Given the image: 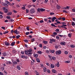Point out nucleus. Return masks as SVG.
<instances>
[{"mask_svg": "<svg viewBox=\"0 0 75 75\" xmlns=\"http://www.w3.org/2000/svg\"><path fill=\"white\" fill-rule=\"evenodd\" d=\"M3 11H4V12L5 13H7L8 11V10L6 8V7H3Z\"/></svg>", "mask_w": 75, "mask_h": 75, "instance_id": "nucleus-1", "label": "nucleus"}, {"mask_svg": "<svg viewBox=\"0 0 75 75\" xmlns=\"http://www.w3.org/2000/svg\"><path fill=\"white\" fill-rule=\"evenodd\" d=\"M30 14H33V13H35V9L34 8L31 9L30 10Z\"/></svg>", "mask_w": 75, "mask_h": 75, "instance_id": "nucleus-2", "label": "nucleus"}, {"mask_svg": "<svg viewBox=\"0 0 75 75\" xmlns=\"http://www.w3.org/2000/svg\"><path fill=\"white\" fill-rule=\"evenodd\" d=\"M56 55H59L61 54V51L58 50L55 52Z\"/></svg>", "mask_w": 75, "mask_h": 75, "instance_id": "nucleus-3", "label": "nucleus"}, {"mask_svg": "<svg viewBox=\"0 0 75 75\" xmlns=\"http://www.w3.org/2000/svg\"><path fill=\"white\" fill-rule=\"evenodd\" d=\"M12 63H13V67H14L15 66V65H16L17 64V62L16 61H12Z\"/></svg>", "mask_w": 75, "mask_h": 75, "instance_id": "nucleus-4", "label": "nucleus"}, {"mask_svg": "<svg viewBox=\"0 0 75 75\" xmlns=\"http://www.w3.org/2000/svg\"><path fill=\"white\" fill-rule=\"evenodd\" d=\"M55 20H57V19L55 17H53L52 18V19H51V21H52V22H54V21H55Z\"/></svg>", "mask_w": 75, "mask_h": 75, "instance_id": "nucleus-5", "label": "nucleus"}, {"mask_svg": "<svg viewBox=\"0 0 75 75\" xmlns=\"http://www.w3.org/2000/svg\"><path fill=\"white\" fill-rule=\"evenodd\" d=\"M7 53H8L7 52H5L3 53V56H6V55H7Z\"/></svg>", "mask_w": 75, "mask_h": 75, "instance_id": "nucleus-6", "label": "nucleus"}, {"mask_svg": "<svg viewBox=\"0 0 75 75\" xmlns=\"http://www.w3.org/2000/svg\"><path fill=\"white\" fill-rule=\"evenodd\" d=\"M5 45H6V46H8L10 45L9 43L8 42H7V41L5 42Z\"/></svg>", "mask_w": 75, "mask_h": 75, "instance_id": "nucleus-7", "label": "nucleus"}, {"mask_svg": "<svg viewBox=\"0 0 75 75\" xmlns=\"http://www.w3.org/2000/svg\"><path fill=\"white\" fill-rule=\"evenodd\" d=\"M47 67H43V71L44 72H46V71L47 70Z\"/></svg>", "mask_w": 75, "mask_h": 75, "instance_id": "nucleus-8", "label": "nucleus"}, {"mask_svg": "<svg viewBox=\"0 0 75 75\" xmlns=\"http://www.w3.org/2000/svg\"><path fill=\"white\" fill-rule=\"evenodd\" d=\"M60 44L61 45H65V42H62L60 43Z\"/></svg>", "mask_w": 75, "mask_h": 75, "instance_id": "nucleus-9", "label": "nucleus"}, {"mask_svg": "<svg viewBox=\"0 0 75 75\" xmlns=\"http://www.w3.org/2000/svg\"><path fill=\"white\" fill-rule=\"evenodd\" d=\"M12 14V13L11 12H9L7 13V16H11Z\"/></svg>", "mask_w": 75, "mask_h": 75, "instance_id": "nucleus-10", "label": "nucleus"}, {"mask_svg": "<svg viewBox=\"0 0 75 75\" xmlns=\"http://www.w3.org/2000/svg\"><path fill=\"white\" fill-rule=\"evenodd\" d=\"M49 51L50 52H51L52 53H54V52H55V50H51L50 49H49Z\"/></svg>", "mask_w": 75, "mask_h": 75, "instance_id": "nucleus-11", "label": "nucleus"}, {"mask_svg": "<svg viewBox=\"0 0 75 75\" xmlns=\"http://www.w3.org/2000/svg\"><path fill=\"white\" fill-rule=\"evenodd\" d=\"M33 57H34L35 58H37V57H38V54H34Z\"/></svg>", "mask_w": 75, "mask_h": 75, "instance_id": "nucleus-12", "label": "nucleus"}, {"mask_svg": "<svg viewBox=\"0 0 75 75\" xmlns=\"http://www.w3.org/2000/svg\"><path fill=\"white\" fill-rule=\"evenodd\" d=\"M43 42L45 44H47V43H48V42H47V41H46L45 40H43Z\"/></svg>", "mask_w": 75, "mask_h": 75, "instance_id": "nucleus-13", "label": "nucleus"}, {"mask_svg": "<svg viewBox=\"0 0 75 75\" xmlns=\"http://www.w3.org/2000/svg\"><path fill=\"white\" fill-rule=\"evenodd\" d=\"M14 33H15V34H16V35H18V33H17V29H16L14 30Z\"/></svg>", "mask_w": 75, "mask_h": 75, "instance_id": "nucleus-14", "label": "nucleus"}, {"mask_svg": "<svg viewBox=\"0 0 75 75\" xmlns=\"http://www.w3.org/2000/svg\"><path fill=\"white\" fill-rule=\"evenodd\" d=\"M5 2L6 4H8V5H10V2H9L8 1H6Z\"/></svg>", "mask_w": 75, "mask_h": 75, "instance_id": "nucleus-15", "label": "nucleus"}, {"mask_svg": "<svg viewBox=\"0 0 75 75\" xmlns=\"http://www.w3.org/2000/svg\"><path fill=\"white\" fill-rule=\"evenodd\" d=\"M52 72H53V73H54V74H55V73L57 72L56 70L54 69H52Z\"/></svg>", "mask_w": 75, "mask_h": 75, "instance_id": "nucleus-16", "label": "nucleus"}, {"mask_svg": "<svg viewBox=\"0 0 75 75\" xmlns=\"http://www.w3.org/2000/svg\"><path fill=\"white\" fill-rule=\"evenodd\" d=\"M15 42H12V43L11 44V46H13L14 45V44H15Z\"/></svg>", "mask_w": 75, "mask_h": 75, "instance_id": "nucleus-17", "label": "nucleus"}, {"mask_svg": "<svg viewBox=\"0 0 75 75\" xmlns=\"http://www.w3.org/2000/svg\"><path fill=\"white\" fill-rule=\"evenodd\" d=\"M3 6H5V7H8V5L6 3L3 4Z\"/></svg>", "mask_w": 75, "mask_h": 75, "instance_id": "nucleus-18", "label": "nucleus"}, {"mask_svg": "<svg viewBox=\"0 0 75 75\" xmlns=\"http://www.w3.org/2000/svg\"><path fill=\"white\" fill-rule=\"evenodd\" d=\"M45 9H44L43 8H40V11H45Z\"/></svg>", "mask_w": 75, "mask_h": 75, "instance_id": "nucleus-19", "label": "nucleus"}, {"mask_svg": "<svg viewBox=\"0 0 75 75\" xmlns=\"http://www.w3.org/2000/svg\"><path fill=\"white\" fill-rule=\"evenodd\" d=\"M31 41L32 42H33L34 41H35V38H33L31 39Z\"/></svg>", "mask_w": 75, "mask_h": 75, "instance_id": "nucleus-20", "label": "nucleus"}, {"mask_svg": "<svg viewBox=\"0 0 75 75\" xmlns=\"http://www.w3.org/2000/svg\"><path fill=\"white\" fill-rule=\"evenodd\" d=\"M8 62L9 65H11V66H13V64L11 62H10V61H9Z\"/></svg>", "mask_w": 75, "mask_h": 75, "instance_id": "nucleus-21", "label": "nucleus"}, {"mask_svg": "<svg viewBox=\"0 0 75 75\" xmlns=\"http://www.w3.org/2000/svg\"><path fill=\"white\" fill-rule=\"evenodd\" d=\"M50 67L52 68H54V65L53 64H51L50 65Z\"/></svg>", "mask_w": 75, "mask_h": 75, "instance_id": "nucleus-22", "label": "nucleus"}, {"mask_svg": "<svg viewBox=\"0 0 75 75\" xmlns=\"http://www.w3.org/2000/svg\"><path fill=\"white\" fill-rule=\"evenodd\" d=\"M36 59L38 62H40V59H38V58H36Z\"/></svg>", "mask_w": 75, "mask_h": 75, "instance_id": "nucleus-23", "label": "nucleus"}, {"mask_svg": "<svg viewBox=\"0 0 75 75\" xmlns=\"http://www.w3.org/2000/svg\"><path fill=\"white\" fill-rule=\"evenodd\" d=\"M12 52L13 54H16V51L15 50H13L12 51Z\"/></svg>", "mask_w": 75, "mask_h": 75, "instance_id": "nucleus-24", "label": "nucleus"}, {"mask_svg": "<svg viewBox=\"0 0 75 75\" xmlns=\"http://www.w3.org/2000/svg\"><path fill=\"white\" fill-rule=\"evenodd\" d=\"M57 9H59V8H61V7H60V6H59V5H57Z\"/></svg>", "mask_w": 75, "mask_h": 75, "instance_id": "nucleus-25", "label": "nucleus"}, {"mask_svg": "<svg viewBox=\"0 0 75 75\" xmlns=\"http://www.w3.org/2000/svg\"><path fill=\"white\" fill-rule=\"evenodd\" d=\"M28 52H32V49L30 48L28 50Z\"/></svg>", "mask_w": 75, "mask_h": 75, "instance_id": "nucleus-26", "label": "nucleus"}, {"mask_svg": "<svg viewBox=\"0 0 75 75\" xmlns=\"http://www.w3.org/2000/svg\"><path fill=\"white\" fill-rule=\"evenodd\" d=\"M68 36H69V37L70 38V37H71V36H72V33H70L68 34Z\"/></svg>", "mask_w": 75, "mask_h": 75, "instance_id": "nucleus-27", "label": "nucleus"}, {"mask_svg": "<svg viewBox=\"0 0 75 75\" xmlns=\"http://www.w3.org/2000/svg\"><path fill=\"white\" fill-rule=\"evenodd\" d=\"M28 51L27 50H25V53L26 54V55H28Z\"/></svg>", "mask_w": 75, "mask_h": 75, "instance_id": "nucleus-28", "label": "nucleus"}, {"mask_svg": "<svg viewBox=\"0 0 75 75\" xmlns=\"http://www.w3.org/2000/svg\"><path fill=\"white\" fill-rule=\"evenodd\" d=\"M9 32L8 31H5L3 33L4 34H7Z\"/></svg>", "mask_w": 75, "mask_h": 75, "instance_id": "nucleus-29", "label": "nucleus"}, {"mask_svg": "<svg viewBox=\"0 0 75 75\" xmlns=\"http://www.w3.org/2000/svg\"><path fill=\"white\" fill-rule=\"evenodd\" d=\"M50 41H52V42H54L55 41V40L53 39H50Z\"/></svg>", "mask_w": 75, "mask_h": 75, "instance_id": "nucleus-30", "label": "nucleus"}, {"mask_svg": "<svg viewBox=\"0 0 75 75\" xmlns=\"http://www.w3.org/2000/svg\"><path fill=\"white\" fill-rule=\"evenodd\" d=\"M71 25L72 26H74V25H75V23H74V22H72L71 23Z\"/></svg>", "mask_w": 75, "mask_h": 75, "instance_id": "nucleus-31", "label": "nucleus"}, {"mask_svg": "<svg viewBox=\"0 0 75 75\" xmlns=\"http://www.w3.org/2000/svg\"><path fill=\"white\" fill-rule=\"evenodd\" d=\"M27 6V7H28L29 8H30L31 7H32V6H33V5H28Z\"/></svg>", "mask_w": 75, "mask_h": 75, "instance_id": "nucleus-32", "label": "nucleus"}, {"mask_svg": "<svg viewBox=\"0 0 75 75\" xmlns=\"http://www.w3.org/2000/svg\"><path fill=\"white\" fill-rule=\"evenodd\" d=\"M63 13H68V11L66 10H63Z\"/></svg>", "mask_w": 75, "mask_h": 75, "instance_id": "nucleus-33", "label": "nucleus"}, {"mask_svg": "<svg viewBox=\"0 0 75 75\" xmlns=\"http://www.w3.org/2000/svg\"><path fill=\"white\" fill-rule=\"evenodd\" d=\"M57 67H59V62H57Z\"/></svg>", "mask_w": 75, "mask_h": 75, "instance_id": "nucleus-34", "label": "nucleus"}, {"mask_svg": "<svg viewBox=\"0 0 75 75\" xmlns=\"http://www.w3.org/2000/svg\"><path fill=\"white\" fill-rule=\"evenodd\" d=\"M70 47L71 48H74L75 47V46L74 45H73L72 44H71L70 45Z\"/></svg>", "mask_w": 75, "mask_h": 75, "instance_id": "nucleus-35", "label": "nucleus"}, {"mask_svg": "<svg viewBox=\"0 0 75 75\" xmlns=\"http://www.w3.org/2000/svg\"><path fill=\"white\" fill-rule=\"evenodd\" d=\"M25 75H29V74H28V73L27 71H25Z\"/></svg>", "mask_w": 75, "mask_h": 75, "instance_id": "nucleus-36", "label": "nucleus"}, {"mask_svg": "<svg viewBox=\"0 0 75 75\" xmlns=\"http://www.w3.org/2000/svg\"><path fill=\"white\" fill-rule=\"evenodd\" d=\"M69 7L68 6H67L65 8V10H67V9H69Z\"/></svg>", "mask_w": 75, "mask_h": 75, "instance_id": "nucleus-37", "label": "nucleus"}, {"mask_svg": "<svg viewBox=\"0 0 75 75\" xmlns=\"http://www.w3.org/2000/svg\"><path fill=\"white\" fill-rule=\"evenodd\" d=\"M16 37L17 39H18L19 38H20V35H18L16 36Z\"/></svg>", "mask_w": 75, "mask_h": 75, "instance_id": "nucleus-38", "label": "nucleus"}, {"mask_svg": "<svg viewBox=\"0 0 75 75\" xmlns=\"http://www.w3.org/2000/svg\"><path fill=\"white\" fill-rule=\"evenodd\" d=\"M17 68L18 69V70H20V66H17Z\"/></svg>", "mask_w": 75, "mask_h": 75, "instance_id": "nucleus-39", "label": "nucleus"}, {"mask_svg": "<svg viewBox=\"0 0 75 75\" xmlns=\"http://www.w3.org/2000/svg\"><path fill=\"white\" fill-rule=\"evenodd\" d=\"M10 20H9V21H11V22H13V21H14V20H13V19H11Z\"/></svg>", "mask_w": 75, "mask_h": 75, "instance_id": "nucleus-40", "label": "nucleus"}, {"mask_svg": "<svg viewBox=\"0 0 75 75\" xmlns=\"http://www.w3.org/2000/svg\"><path fill=\"white\" fill-rule=\"evenodd\" d=\"M38 53L39 54H41V53H42V52L41 51H38Z\"/></svg>", "mask_w": 75, "mask_h": 75, "instance_id": "nucleus-41", "label": "nucleus"}, {"mask_svg": "<svg viewBox=\"0 0 75 75\" xmlns=\"http://www.w3.org/2000/svg\"><path fill=\"white\" fill-rule=\"evenodd\" d=\"M24 41L25 42H28V40H24Z\"/></svg>", "mask_w": 75, "mask_h": 75, "instance_id": "nucleus-42", "label": "nucleus"}, {"mask_svg": "<svg viewBox=\"0 0 75 75\" xmlns=\"http://www.w3.org/2000/svg\"><path fill=\"white\" fill-rule=\"evenodd\" d=\"M37 11L38 12V13H40V8H38Z\"/></svg>", "mask_w": 75, "mask_h": 75, "instance_id": "nucleus-43", "label": "nucleus"}, {"mask_svg": "<svg viewBox=\"0 0 75 75\" xmlns=\"http://www.w3.org/2000/svg\"><path fill=\"white\" fill-rule=\"evenodd\" d=\"M50 14L51 16L52 15H54L55 14V13H54L51 12L50 13Z\"/></svg>", "mask_w": 75, "mask_h": 75, "instance_id": "nucleus-44", "label": "nucleus"}, {"mask_svg": "<svg viewBox=\"0 0 75 75\" xmlns=\"http://www.w3.org/2000/svg\"><path fill=\"white\" fill-rule=\"evenodd\" d=\"M51 25L52 26V27H56V26H55V25H54L53 23L51 24Z\"/></svg>", "mask_w": 75, "mask_h": 75, "instance_id": "nucleus-45", "label": "nucleus"}, {"mask_svg": "<svg viewBox=\"0 0 75 75\" xmlns=\"http://www.w3.org/2000/svg\"><path fill=\"white\" fill-rule=\"evenodd\" d=\"M16 61L17 62H20V60H19V59H16Z\"/></svg>", "mask_w": 75, "mask_h": 75, "instance_id": "nucleus-46", "label": "nucleus"}, {"mask_svg": "<svg viewBox=\"0 0 75 75\" xmlns=\"http://www.w3.org/2000/svg\"><path fill=\"white\" fill-rule=\"evenodd\" d=\"M72 11H73V12H74V13H75V9L74 8H73L72 9Z\"/></svg>", "mask_w": 75, "mask_h": 75, "instance_id": "nucleus-47", "label": "nucleus"}, {"mask_svg": "<svg viewBox=\"0 0 75 75\" xmlns=\"http://www.w3.org/2000/svg\"><path fill=\"white\" fill-rule=\"evenodd\" d=\"M21 53L22 55H24V51H22L21 52Z\"/></svg>", "mask_w": 75, "mask_h": 75, "instance_id": "nucleus-48", "label": "nucleus"}, {"mask_svg": "<svg viewBox=\"0 0 75 75\" xmlns=\"http://www.w3.org/2000/svg\"><path fill=\"white\" fill-rule=\"evenodd\" d=\"M25 34L26 35H28L29 34H30V32H26L25 33Z\"/></svg>", "mask_w": 75, "mask_h": 75, "instance_id": "nucleus-49", "label": "nucleus"}, {"mask_svg": "<svg viewBox=\"0 0 75 75\" xmlns=\"http://www.w3.org/2000/svg\"><path fill=\"white\" fill-rule=\"evenodd\" d=\"M26 13H28V12H29V10H28V9H26Z\"/></svg>", "mask_w": 75, "mask_h": 75, "instance_id": "nucleus-50", "label": "nucleus"}, {"mask_svg": "<svg viewBox=\"0 0 75 75\" xmlns=\"http://www.w3.org/2000/svg\"><path fill=\"white\" fill-rule=\"evenodd\" d=\"M14 30H13V29L11 31V33H12V34H13V33H14Z\"/></svg>", "mask_w": 75, "mask_h": 75, "instance_id": "nucleus-51", "label": "nucleus"}, {"mask_svg": "<svg viewBox=\"0 0 75 75\" xmlns=\"http://www.w3.org/2000/svg\"><path fill=\"white\" fill-rule=\"evenodd\" d=\"M44 20L45 21H48V19L47 18H44Z\"/></svg>", "mask_w": 75, "mask_h": 75, "instance_id": "nucleus-52", "label": "nucleus"}, {"mask_svg": "<svg viewBox=\"0 0 75 75\" xmlns=\"http://www.w3.org/2000/svg\"><path fill=\"white\" fill-rule=\"evenodd\" d=\"M21 8L22 9H23V10H25V7L24 6L22 7Z\"/></svg>", "mask_w": 75, "mask_h": 75, "instance_id": "nucleus-53", "label": "nucleus"}, {"mask_svg": "<svg viewBox=\"0 0 75 75\" xmlns=\"http://www.w3.org/2000/svg\"><path fill=\"white\" fill-rule=\"evenodd\" d=\"M7 18H8V19H10V18H11V17L10 16H7L6 17Z\"/></svg>", "mask_w": 75, "mask_h": 75, "instance_id": "nucleus-54", "label": "nucleus"}, {"mask_svg": "<svg viewBox=\"0 0 75 75\" xmlns=\"http://www.w3.org/2000/svg\"><path fill=\"white\" fill-rule=\"evenodd\" d=\"M64 53L65 54H68V52L67 51H65L64 52Z\"/></svg>", "mask_w": 75, "mask_h": 75, "instance_id": "nucleus-55", "label": "nucleus"}, {"mask_svg": "<svg viewBox=\"0 0 75 75\" xmlns=\"http://www.w3.org/2000/svg\"><path fill=\"white\" fill-rule=\"evenodd\" d=\"M59 31V30L57 29H56V30H55V31H57V32H58Z\"/></svg>", "mask_w": 75, "mask_h": 75, "instance_id": "nucleus-56", "label": "nucleus"}, {"mask_svg": "<svg viewBox=\"0 0 75 75\" xmlns=\"http://www.w3.org/2000/svg\"><path fill=\"white\" fill-rule=\"evenodd\" d=\"M52 59H53L54 60H55L56 59L55 57H52Z\"/></svg>", "mask_w": 75, "mask_h": 75, "instance_id": "nucleus-57", "label": "nucleus"}, {"mask_svg": "<svg viewBox=\"0 0 75 75\" xmlns=\"http://www.w3.org/2000/svg\"><path fill=\"white\" fill-rule=\"evenodd\" d=\"M62 19L63 21H65V18H62Z\"/></svg>", "mask_w": 75, "mask_h": 75, "instance_id": "nucleus-58", "label": "nucleus"}, {"mask_svg": "<svg viewBox=\"0 0 75 75\" xmlns=\"http://www.w3.org/2000/svg\"><path fill=\"white\" fill-rule=\"evenodd\" d=\"M48 0H45L44 1V3H47V2H48Z\"/></svg>", "mask_w": 75, "mask_h": 75, "instance_id": "nucleus-59", "label": "nucleus"}, {"mask_svg": "<svg viewBox=\"0 0 75 75\" xmlns=\"http://www.w3.org/2000/svg\"><path fill=\"white\" fill-rule=\"evenodd\" d=\"M53 34H54V35H57V32H54L53 33Z\"/></svg>", "mask_w": 75, "mask_h": 75, "instance_id": "nucleus-60", "label": "nucleus"}, {"mask_svg": "<svg viewBox=\"0 0 75 75\" xmlns=\"http://www.w3.org/2000/svg\"><path fill=\"white\" fill-rule=\"evenodd\" d=\"M42 44H39V47H41V48L42 47Z\"/></svg>", "mask_w": 75, "mask_h": 75, "instance_id": "nucleus-61", "label": "nucleus"}, {"mask_svg": "<svg viewBox=\"0 0 75 75\" xmlns=\"http://www.w3.org/2000/svg\"><path fill=\"white\" fill-rule=\"evenodd\" d=\"M28 37L30 39H31V38L33 37H32V36L31 35H29Z\"/></svg>", "mask_w": 75, "mask_h": 75, "instance_id": "nucleus-62", "label": "nucleus"}, {"mask_svg": "<svg viewBox=\"0 0 75 75\" xmlns=\"http://www.w3.org/2000/svg\"><path fill=\"white\" fill-rule=\"evenodd\" d=\"M70 62L69 61H67L66 62V63H69Z\"/></svg>", "mask_w": 75, "mask_h": 75, "instance_id": "nucleus-63", "label": "nucleus"}, {"mask_svg": "<svg viewBox=\"0 0 75 75\" xmlns=\"http://www.w3.org/2000/svg\"><path fill=\"white\" fill-rule=\"evenodd\" d=\"M0 75H3V74L2 72H0Z\"/></svg>", "mask_w": 75, "mask_h": 75, "instance_id": "nucleus-64", "label": "nucleus"}]
</instances>
